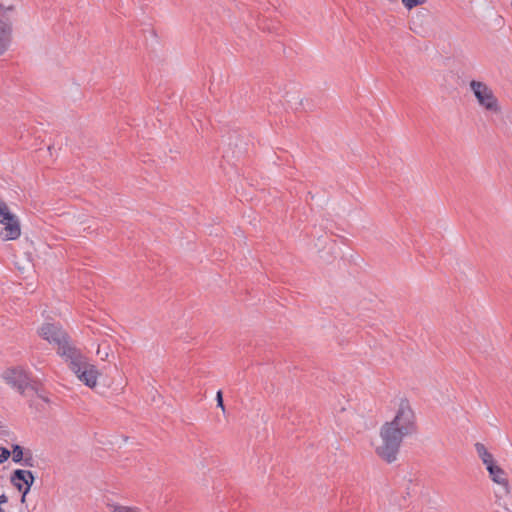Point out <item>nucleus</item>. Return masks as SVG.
<instances>
[{
  "label": "nucleus",
  "instance_id": "19",
  "mask_svg": "<svg viewBox=\"0 0 512 512\" xmlns=\"http://www.w3.org/2000/svg\"><path fill=\"white\" fill-rule=\"evenodd\" d=\"M1 10L14 11V6L13 5H9L7 7H4L2 4H0V11Z\"/></svg>",
  "mask_w": 512,
  "mask_h": 512
},
{
  "label": "nucleus",
  "instance_id": "17",
  "mask_svg": "<svg viewBox=\"0 0 512 512\" xmlns=\"http://www.w3.org/2000/svg\"><path fill=\"white\" fill-rule=\"evenodd\" d=\"M8 502V497L5 494L0 495V512H5L2 505Z\"/></svg>",
  "mask_w": 512,
  "mask_h": 512
},
{
  "label": "nucleus",
  "instance_id": "11",
  "mask_svg": "<svg viewBox=\"0 0 512 512\" xmlns=\"http://www.w3.org/2000/svg\"><path fill=\"white\" fill-rule=\"evenodd\" d=\"M24 448L19 444L12 445V461L15 463H21L25 456Z\"/></svg>",
  "mask_w": 512,
  "mask_h": 512
},
{
  "label": "nucleus",
  "instance_id": "16",
  "mask_svg": "<svg viewBox=\"0 0 512 512\" xmlns=\"http://www.w3.org/2000/svg\"><path fill=\"white\" fill-rule=\"evenodd\" d=\"M216 401H217V407H220L223 410V412H225L223 393L221 390H218L216 393Z\"/></svg>",
  "mask_w": 512,
  "mask_h": 512
},
{
  "label": "nucleus",
  "instance_id": "10",
  "mask_svg": "<svg viewBox=\"0 0 512 512\" xmlns=\"http://www.w3.org/2000/svg\"><path fill=\"white\" fill-rule=\"evenodd\" d=\"M475 449L479 456V458L482 460L483 464L486 466V469L490 467V465H493L496 461L493 457V455L487 450L485 445L483 443L477 442L475 443Z\"/></svg>",
  "mask_w": 512,
  "mask_h": 512
},
{
  "label": "nucleus",
  "instance_id": "8",
  "mask_svg": "<svg viewBox=\"0 0 512 512\" xmlns=\"http://www.w3.org/2000/svg\"><path fill=\"white\" fill-rule=\"evenodd\" d=\"M1 223L4 225L5 239L16 240L21 235L20 223L15 215L11 221Z\"/></svg>",
  "mask_w": 512,
  "mask_h": 512
},
{
  "label": "nucleus",
  "instance_id": "7",
  "mask_svg": "<svg viewBox=\"0 0 512 512\" xmlns=\"http://www.w3.org/2000/svg\"><path fill=\"white\" fill-rule=\"evenodd\" d=\"M239 142V137L238 135H234V136H230L229 137V143H228V150L225 151L223 157L224 158H229L230 155H229V151L231 150V157L232 158H236V159H239L241 156H243L246 152H247V149L238 143Z\"/></svg>",
  "mask_w": 512,
  "mask_h": 512
},
{
  "label": "nucleus",
  "instance_id": "18",
  "mask_svg": "<svg viewBox=\"0 0 512 512\" xmlns=\"http://www.w3.org/2000/svg\"><path fill=\"white\" fill-rule=\"evenodd\" d=\"M33 390H35V391H36V393H37L38 397H39L40 399H42L44 402H46V403H49V402H50L49 398H48V397H46L45 395H43L42 393H40V392H39L35 387H34V389H33Z\"/></svg>",
  "mask_w": 512,
  "mask_h": 512
},
{
  "label": "nucleus",
  "instance_id": "15",
  "mask_svg": "<svg viewBox=\"0 0 512 512\" xmlns=\"http://www.w3.org/2000/svg\"><path fill=\"white\" fill-rule=\"evenodd\" d=\"M113 512H140V510L127 506H115Z\"/></svg>",
  "mask_w": 512,
  "mask_h": 512
},
{
  "label": "nucleus",
  "instance_id": "13",
  "mask_svg": "<svg viewBox=\"0 0 512 512\" xmlns=\"http://www.w3.org/2000/svg\"><path fill=\"white\" fill-rule=\"evenodd\" d=\"M20 464H22L23 466H26V467H34V458H33L31 450H29V449L26 450L25 456Z\"/></svg>",
  "mask_w": 512,
  "mask_h": 512
},
{
  "label": "nucleus",
  "instance_id": "5",
  "mask_svg": "<svg viewBox=\"0 0 512 512\" xmlns=\"http://www.w3.org/2000/svg\"><path fill=\"white\" fill-rule=\"evenodd\" d=\"M3 378L7 384L16 388L20 394H23L28 387L34 389V386L29 383L28 375L22 369L9 368L3 373Z\"/></svg>",
  "mask_w": 512,
  "mask_h": 512
},
{
  "label": "nucleus",
  "instance_id": "4",
  "mask_svg": "<svg viewBox=\"0 0 512 512\" xmlns=\"http://www.w3.org/2000/svg\"><path fill=\"white\" fill-rule=\"evenodd\" d=\"M35 476L30 470L15 469L10 476L11 484L22 494L21 503H25L26 495L29 493Z\"/></svg>",
  "mask_w": 512,
  "mask_h": 512
},
{
  "label": "nucleus",
  "instance_id": "14",
  "mask_svg": "<svg viewBox=\"0 0 512 512\" xmlns=\"http://www.w3.org/2000/svg\"><path fill=\"white\" fill-rule=\"evenodd\" d=\"M11 456V451L6 447H0V463L6 462Z\"/></svg>",
  "mask_w": 512,
  "mask_h": 512
},
{
  "label": "nucleus",
  "instance_id": "2",
  "mask_svg": "<svg viewBox=\"0 0 512 512\" xmlns=\"http://www.w3.org/2000/svg\"><path fill=\"white\" fill-rule=\"evenodd\" d=\"M416 431L415 414L408 400H401L394 419L384 423L380 429L382 444L375 450L377 456L386 463L395 462L403 438L416 433Z\"/></svg>",
  "mask_w": 512,
  "mask_h": 512
},
{
  "label": "nucleus",
  "instance_id": "3",
  "mask_svg": "<svg viewBox=\"0 0 512 512\" xmlns=\"http://www.w3.org/2000/svg\"><path fill=\"white\" fill-rule=\"evenodd\" d=\"M470 88L476 97L478 103L488 111L495 113L500 112L498 100L493 94V91L484 82L472 80Z\"/></svg>",
  "mask_w": 512,
  "mask_h": 512
},
{
  "label": "nucleus",
  "instance_id": "9",
  "mask_svg": "<svg viewBox=\"0 0 512 512\" xmlns=\"http://www.w3.org/2000/svg\"><path fill=\"white\" fill-rule=\"evenodd\" d=\"M11 36V22L0 20V55L8 49Z\"/></svg>",
  "mask_w": 512,
  "mask_h": 512
},
{
  "label": "nucleus",
  "instance_id": "12",
  "mask_svg": "<svg viewBox=\"0 0 512 512\" xmlns=\"http://www.w3.org/2000/svg\"><path fill=\"white\" fill-rule=\"evenodd\" d=\"M14 214L10 212L7 204L0 199V223L3 221H11Z\"/></svg>",
  "mask_w": 512,
  "mask_h": 512
},
{
  "label": "nucleus",
  "instance_id": "1",
  "mask_svg": "<svg viewBox=\"0 0 512 512\" xmlns=\"http://www.w3.org/2000/svg\"><path fill=\"white\" fill-rule=\"evenodd\" d=\"M39 335L49 343L58 346L57 353L68 364L71 371L86 386L93 388L97 384L99 372L79 349L70 343L69 335L55 323H44L39 329Z\"/></svg>",
  "mask_w": 512,
  "mask_h": 512
},
{
  "label": "nucleus",
  "instance_id": "20",
  "mask_svg": "<svg viewBox=\"0 0 512 512\" xmlns=\"http://www.w3.org/2000/svg\"><path fill=\"white\" fill-rule=\"evenodd\" d=\"M409 491H410V488H409V487H407V494H408V495H410V492H409Z\"/></svg>",
  "mask_w": 512,
  "mask_h": 512
},
{
  "label": "nucleus",
  "instance_id": "6",
  "mask_svg": "<svg viewBox=\"0 0 512 512\" xmlns=\"http://www.w3.org/2000/svg\"><path fill=\"white\" fill-rule=\"evenodd\" d=\"M489 473L490 479L501 485L505 491V493H509V483L507 479L506 472L495 462L493 465H490V467L487 469Z\"/></svg>",
  "mask_w": 512,
  "mask_h": 512
}]
</instances>
